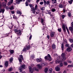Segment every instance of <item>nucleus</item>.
Wrapping results in <instances>:
<instances>
[{
  "label": "nucleus",
  "mask_w": 73,
  "mask_h": 73,
  "mask_svg": "<svg viewBox=\"0 0 73 73\" xmlns=\"http://www.w3.org/2000/svg\"><path fill=\"white\" fill-rule=\"evenodd\" d=\"M65 27H66V29L67 30L68 33L69 34V30H68V27H66V25H63L62 28L63 29V31L64 33L66 32V29H65Z\"/></svg>",
  "instance_id": "1"
},
{
  "label": "nucleus",
  "mask_w": 73,
  "mask_h": 73,
  "mask_svg": "<svg viewBox=\"0 0 73 73\" xmlns=\"http://www.w3.org/2000/svg\"><path fill=\"white\" fill-rule=\"evenodd\" d=\"M44 59L46 60H47L48 61H50L52 60V58H51V56H50V55L48 54L47 55V56H45L44 57Z\"/></svg>",
  "instance_id": "2"
},
{
  "label": "nucleus",
  "mask_w": 73,
  "mask_h": 73,
  "mask_svg": "<svg viewBox=\"0 0 73 73\" xmlns=\"http://www.w3.org/2000/svg\"><path fill=\"white\" fill-rule=\"evenodd\" d=\"M30 49V46H28L26 47H24L23 50V52H26L27 50H29Z\"/></svg>",
  "instance_id": "3"
},
{
  "label": "nucleus",
  "mask_w": 73,
  "mask_h": 73,
  "mask_svg": "<svg viewBox=\"0 0 73 73\" xmlns=\"http://www.w3.org/2000/svg\"><path fill=\"white\" fill-rule=\"evenodd\" d=\"M19 56L20 57L18 58V60H19V62H22V60H24V58H23V55H19Z\"/></svg>",
  "instance_id": "4"
},
{
  "label": "nucleus",
  "mask_w": 73,
  "mask_h": 73,
  "mask_svg": "<svg viewBox=\"0 0 73 73\" xmlns=\"http://www.w3.org/2000/svg\"><path fill=\"white\" fill-rule=\"evenodd\" d=\"M55 70L58 72H59L60 70V66L58 65L55 68Z\"/></svg>",
  "instance_id": "5"
},
{
  "label": "nucleus",
  "mask_w": 73,
  "mask_h": 73,
  "mask_svg": "<svg viewBox=\"0 0 73 73\" xmlns=\"http://www.w3.org/2000/svg\"><path fill=\"white\" fill-rule=\"evenodd\" d=\"M41 65L42 66H44L47 65V63H45V62H42L41 63Z\"/></svg>",
  "instance_id": "6"
},
{
  "label": "nucleus",
  "mask_w": 73,
  "mask_h": 73,
  "mask_svg": "<svg viewBox=\"0 0 73 73\" xmlns=\"http://www.w3.org/2000/svg\"><path fill=\"white\" fill-rule=\"evenodd\" d=\"M5 12V9H0V13H2L3 14Z\"/></svg>",
  "instance_id": "7"
},
{
  "label": "nucleus",
  "mask_w": 73,
  "mask_h": 73,
  "mask_svg": "<svg viewBox=\"0 0 73 73\" xmlns=\"http://www.w3.org/2000/svg\"><path fill=\"white\" fill-rule=\"evenodd\" d=\"M54 34H55V32H51L50 34V36L51 37H53L54 36Z\"/></svg>",
  "instance_id": "8"
},
{
  "label": "nucleus",
  "mask_w": 73,
  "mask_h": 73,
  "mask_svg": "<svg viewBox=\"0 0 73 73\" xmlns=\"http://www.w3.org/2000/svg\"><path fill=\"white\" fill-rule=\"evenodd\" d=\"M13 3V0H10V1H9L7 4L9 6V5H11V4H12Z\"/></svg>",
  "instance_id": "9"
},
{
  "label": "nucleus",
  "mask_w": 73,
  "mask_h": 73,
  "mask_svg": "<svg viewBox=\"0 0 73 73\" xmlns=\"http://www.w3.org/2000/svg\"><path fill=\"white\" fill-rule=\"evenodd\" d=\"M41 23L42 24V25H45L44 21V19H42V18L41 19Z\"/></svg>",
  "instance_id": "10"
},
{
  "label": "nucleus",
  "mask_w": 73,
  "mask_h": 73,
  "mask_svg": "<svg viewBox=\"0 0 73 73\" xmlns=\"http://www.w3.org/2000/svg\"><path fill=\"white\" fill-rule=\"evenodd\" d=\"M69 30L70 31L71 33H73V27L72 26L69 27Z\"/></svg>",
  "instance_id": "11"
},
{
  "label": "nucleus",
  "mask_w": 73,
  "mask_h": 73,
  "mask_svg": "<svg viewBox=\"0 0 73 73\" xmlns=\"http://www.w3.org/2000/svg\"><path fill=\"white\" fill-rule=\"evenodd\" d=\"M36 61H37V62H42V59H41V58H38L36 59Z\"/></svg>",
  "instance_id": "12"
},
{
  "label": "nucleus",
  "mask_w": 73,
  "mask_h": 73,
  "mask_svg": "<svg viewBox=\"0 0 73 73\" xmlns=\"http://www.w3.org/2000/svg\"><path fill=\"white\" fill-rule=\"evenodd\" d=\"M1 6L3 7L4 8H5L6 7V3L5 2H3L2 3Z\"/></svg>",
  "instance_id": "13"
},
{
  "label": "nucleus",
  "mask_w": 73,
  "mask_h": 73,
  "mask_svg": "<svg viewBox=\"0 0 73 73\" xmlns=\"http://www.w3.org/2000/svg\"><path fill=\"white\" fill-rule=\"evenodd\" d=\"M17 35H19V36H20L21 35V31L20 30H18V32L16 33Z\"/></svg>",
  "instance_id": "14"
},
{
  "label": "nucleus",
  "mask_w": 73,
  "mask_h": 73,
  "mask_svg": "<svg viewBox=\"0 0 73 73\" xmlns=\"http://www.w3.org/2000/svg\"><path fill=\"white\" fill-rule=\"evenodd\" d=\"M29 69L30 72H33V70H32V68L31 66H29Z\"/></svg>",
  "instance_id": "15"
},
{
  "label": "nucleus",
  "mask_w": 73,
  "mask_h": 73,
  "mask_svg": "<svg viewBox=\"0 0 73 73\" xmlns=\"http://www.w3.org/2000/svg\"><path fill=\"white\" fill-rule=\"evenodd\" d=\"M5 66H6V67H7V66H8V61H6L5 64Z\"/></svg>",
  "instance_id": "16"
},
{
  "label": "nucleus",
  "mask_w": 73,
  "mask_h": 73,
  "mask_svg": "<svg viewBox=\"0 0 73 73\" xmlns=\"http://www.w3.org/2000/svg\"><path fill=\"white\" fill-rule=\"evenodd\" d=\"M17 4H19L21 1H23L22 0H16Z\"/></svg>",
  "instance_id": "17"
},
{
  "label": "nucleus",
  "mask_w": 73,
  "mask_h": 73,
  "mask_svg": "<svg viewBox=\"0 0 73 73\" xmlns=\"http://www.w3.org/2000/svg\"><path fill=\"white\" fill-rule=\"evenodd\" d=\"M25 64H23L21 66L20 68L22 69H25Z\"/></svg>",
  "instance_id": "18"
},
{
  "label": "nucleus",
  "mask_w": 73,
  "mask_h": 73,
  "mask_svg": "<svg viewBox=\"0 0 73 73\" xmlns=\"http://www.w3.org/2000/svg\"><path fill=\"white\" fill-rule=\"evenodd\" d=\"M72 50V48L70 47H69L68 48H67V52H70V51H71Z\"/></svg>",
  "instance_id": "19"
},
{
  "label": "nucleus",
  "mask_w": 73,
  "mask_h": 73,
  "mask_svg": "<svg viewBox=\"0 0 73 73\" xmlns=\"http://www.w3.org/2000/svg\"><path fill=\"white\" fill-rule=\"evenodd\" d=\"M61 56L63 58H65V53H62L61 55Z\"/></svg>",
  "instance_id": "20"
},
{
  "label": "nucleus",
  "mask_w": 73,
  "mask_h": 73,
  "mask_svg": "<svg viewBox=\"0 0 73 73\" xmlns=\"http://www.w3.org/2000/svg\"><path fill=\"white\" fill-rule=\"evenodd\" d=\"M48 71V68H46L44 69V72L45 73H47V72Z\"/></svg>",
  "instance_id": "21"
},
{
  "label": "nucleus",
  "mask_w": 73,
  "mask_h": 73,
  "mask_svg": "<svg viewBox=\"0 0 73 73\" xmlns=\"http://www.w3.org/2000/svg\"><path fill=\"white\" fill-rule=\"evenodd\" d=\"M58 7L62 8L64 7V6L62 4H59L58 5Z\"/></svg>",
  "instance_id": "22"
},
{
  "label": "nucleus",
  "mask_w": 73,
  "mask_h": 73,
  "mask_svg": "<svg viewBox=\"0 0 73 73\" xmlns=\"http://www.w3.org/2000/svg\"><path fill=\"white\" fill-rule=\"evenodd\" d=\"M52 48L53 49L56 48V45L54 44H53L52 45Z\"/></svg>",
  "instance_id": "23"
},
{
  "label": "nucleus",
  "mask_w": 73,
  "mask_h": 73,
  "mask_svg": "<svg viewBox=\"0 0 73 73\" xmlns=\"http://www.w3.org/2000/svg\"><path fill=\"white\" fill-rule=\"evenodd\" d=\"M61 49L62 50H63L64 49V44H62Z\"/></svg>",
  "instance_id": "24"
},
{
  "label": "nucleus",
  "mask_w": 73,
  "mask_h": 73,
  "mask_svg": "<svg viewBox=\"0 0 73 73\" xmlns=\"http://www.w3.org/2000/svg\"><path fill=\"white\" fill-rule=\"evenodd\" d=\"M36 12V15H37V14L38 15H40V11L39 10H37V12Z\"/></svg>",
  "instance_id": "25"
},
{
  "label": "nucleus",
  "mask_w": 73,
  "mask_h": 73,
  "mask_svg": "<svg viewBox=\"0 0 73 73\" xmlns=\"http://www.w3.org/2000/svg\"><path fill=\"white\" fill-rule=\"evenodd\" d=\"M36 66L37 68H38L39 69H41L42 68V67L40 64H37Z\"/></svg>",
  "instance_id": "26"
},
{
  "label": "nucleus",
  "mask_w": 73,
  "mask_h": 73,
  "mask_svg": "<svg viewBox=\"0 0 73 73\" xmlns=\"http://www.w3.org/2000/svg\"><path fill=\"white\" fill-rule=\"evenodd\" d=\"M17 14H20V15H21L22 13H21V12L20 11L17 10Z\"/></svg>",
  "instance_id": "27"
},
{
  "label": "nucleus",
  "mask_w": 73,
  "mask_h": 73,
  "mask_svg": "<svg viewBox=\"0 0 73 73\" xmlns=\"http://www.w3.org/2000/svg\"><path fill=\"white\" fill-rule=\"evenodd\" d=\"M52 70H53V69H52V68H50L49 71V73H52Z\"/></svg>",
  "instance_id": "28"
},
{
  "label": "nucleus",
  "mask_w": 73,
  "mask_h": 73,
  "mask_svg": "<svg viewBox=\"0 0 73 73\" xmlns=\"http://www.w3.org/2000/svg\"><path fill=\"white\" fill-rule=\"evenodd\" d=\"M29 5L30 6V7L31 9H33V5L31 4H29Z\"/></svg>",
  "instance_id": "29"
},
{
  "label": "nucleus",
  "mask_w": 73,
  "mask_h": 73,
  "mask_svg": "<svg viewBox=\"0 0 73 73\" xmlns=\"http://www.w3.org/2000/svg\"><path fill=\"white\" fill-rule=\"evenodd\" d=\"M10 53L11 54H13L14 53V50H11L10 51Z\"/></svg>",
  "instance_id": "30"
},
{
  "label": "nucleus",
  "mask_w": 73,
  "mask_h": 73,
  "mask_svg": "<svg viewBox=\"0 0 73 73\" xmlns=\"http://www.w3.org/2000/svg\"><path fill=\"white\" fill-rule=\"evenodd\" d=\"M13 70V68H10L8 69L9 71L11 72V71H12Z\"/></svg>",
  "instance_id": "31"
},
{
  "label": "nucleus",
  "mask_w": 73,
  "mask_h": 73,
  "mask_svg": "<svg viewBox=\"0 0 73 73\" xmlns=\"http://www.w3.org/2000/svg\"><path fill=\"white\" fill-rule=\"evenodd\" d=\"M73 1V0H70V1H68V2L70 4H72V2Z\"/></svg>",
  "instance_id": "32"
},
{
  "label": "nucleus",
  "mask_w": 73,
  "mask_h": 73,
  "mask_svg": "<svg viewBox=\"0 0 73 73\" xmlns=\"http://www.w3.org/2000/svg\"><path fill=\"white\" fill-rule=\"evenodd\" d=\"M13 58H11L9 60V61L10 62H12V61H13Z\"/></svg>",
  "instance_id": "33"
},
{
  "label": "nucleus",
  "mask_w": 73,
  "mask_h": 73,
  "mask_svg": "<svg viewBox=\"0 0 73 73\" xmlns=\"http://www.w3.org/2000/svg\"><path fill=\"white\" fill-rule=\"evenodd\" d=\"M19 31V30H18L17 29H15L14 30V32L15 33H17V32Z\"/></svg>",
  "instance_id": "34"
},
{
  "label": "nucleus",
  "mask_w": 73,
  "mask_h": 73,
  "mask_svg": "<svg viewBox=\"0 0 73 73\" xmlns=\"http://www.w3.org/2000/svg\"><path fill=\"white\" fill-rule=\"evenodd\" d=\"M64 65H65V66H66L68 65V63H67L66 62H64Z\"/></svg>",
  "instance_id": "35"
},
{
  "label": "nucleus",
  "mask_w": 73,
  "mask_h": 73,
  "mask_svg": "<svg viewBox=\"0 0 73 73\" xmlns=\"http://www.w3.org/2000/svg\"><path fill=\"white\" fill-rule=\"evenodd\" d=\"M25 4L26 6H28V5H29V4H28V1H26Z\"/></svg>",
  "instance_id": "36"
},
{
  "label": "nucleus",
  "mask_w": 73,
  "mask_h": 73,
  "mask_svg": "<svg viewBox=\"0 0 73 73\" xmlns=\"http://www.w3.org/2000/svg\"><path fill=\"white\" fill-rule=\"evenodd\" d=\"M69 40L70 42H73V39H70Z\"/></svg>",
  "instance_id": "37"
},
{
  "label": "nucleus",
  "mask_w": 73,
  "mask_h": 73,
  "mask_svg": "<svg viewBox=\"0 0 73 73\" xmlns=\"http://www.w3.org/2000/svg\"><path fill=\"white\" fill-rule=\"evenodd\" d=\"M13 9H14L13 6H11L10 7V10H13Z\"/></svg>",
  "instance_id": "38"
},
{
  "label": "nucleus",
  "mask_w": 73,
  "mask_h": 73,
  "mask_svg": "<svg viewBox=\"0 0 73 73\" xmlns=\"http://www.w3.org/2000/svg\"><path fill=\"white\" fill-rule=\"evenodd\" d=\"M68 68H70V67H73V66L72 65H69L68 66Z\"/></svg>",
  "instance_id": "39"
},
{
  "label": "nucleus",
  "mask_w": 73,
  "mask_h": 73,
  "mask_svg": "<svg viewBox=\"0 0 73 73\" xmlns=\"http://www.w3.org/2000/svg\"><path fill=\"white\" fill-rule=\"evenodd\" d=\"M58 30L59 32H61V28H58Z\"/></svg>",
  "instance_id": "40"
},
{
  "label": "nucleus",
  "mask_w": 73,
  "mask_h": 73,
  "mask_svg": "<svg viewBox=\"0 0 73 73\" xmlns=\"http://www.w3.org/2000/svg\"><path fill=\"white\" fill-rule=\"evenodd\" d=\"M55 11L56 9H52L51 10V12H54Z\"/></svg>",
  "instance_id": "41"
},
{
  "label": "nucleus",
  "mask_w": 73,
  "mask_h": 73,
  "mask_svg": "<svg viewBox=\"0 0 73 73\" xmlns=\"http://www.w3.org/2000/svg\"><path fill=\"white\" fill-rule=\"evenodd\" d=\"M45 8L44 7H43L41 9V11H43V10H44Z\"/></svg>",
  "instance_id": "42"
},
{
  "label": "nucleus",
  "mask_w": 73,
  "mask_h": 73,
  "mask_svg": "<svg viewBox=\"0 0 73 73\" xmlns=\"http://www.w3.org/2000/svg\"><path fill=\"white\" fill-rule=\"evenodd\" d=\"M35 69H36L35 67H33L32 69V70H33H33H34V71H35Z\"/></svg>",
  "instance_id": "43"
},
{
  "label": "nucleus",
  "mask_w": 73,
  "mask_h": 73,
  "mask_svg": "<svg viewBox=\"0 0 73 73\" xmlns=\"http://www.w3.org/2000/svg\"><path fill=\"white\" fill-rule=\"evenodd\" d=\"M32 9V11H36L35 10L36 9L35 8H34V7H33V9Z\"/></svg>",
  "instance_id": "44"
},
{
  "label": "nucleus",
  "mask_w": 73,
  "mask_h": 73,
  "mask_svg": "<svg viewBox=\"0 0 73 73\" xmlns=\"http://www.w3.org/2000/svg\"><path fill=\"white\" fill-rule=\"evenodd\" d=\"M19 70L20 71V72H22V70H21V69H22V68H19Z\"/></svg>",
  "instance_id": "45"
},
{
  "label": "nucleus",
  "mask_w": 73,
  "mask_h": 73,
  "mask_svg": "<svg viewBox=\"0 0 73 73\" xmlns=\"http://www.w3.org/2000/svg\"><path fill=\"white\" fill-rule=\"evenodd\" d=\"M50 4V2L49 1H47L46 4H47V5H48V4Z\"/></svg>",
  "instance_id": "46"
},
{
  "label": "nucleus",
  "mask_w": 73,
  "mask_h": 73,
  "mask_svg": "<svg viewBox=\"0 0 73 73\" xmlns=\"http://www.w3.org/2000/svg\"><path fill=\"white\" fill-rule=\"evenodd\" d=\"M66 47H69V44H67L65 45Z\"/></svg>",
  "instance_id": "47"
},
{
  "label": "nucleus",
  "mask_w": 73,
  "mask_h": 73,
  "mask_svg": "<svg viewBox=\"0 0 73 73\" xmlns=\"http://www.w3.org/2000/svg\"><path fill=\"white\" fill-rule=\"evenodd\" d=\"M64 43H65L66 44H67V40L66 39L64 40Z\"/></svg>",
  "instance_id": "48"
},
{
  "label": "nucleus",
  "mask_w": 73,
  "mask_h": 73,
  "mask_svg": "<svg viewBox=\"0 0 73 73\" xmlns=\"http://www.w3.org/2000/svg\"><path fill=\"white\" fill-rule=\"evenodd\" d=\"M38 68H35V71H37V72H38Z\"/></svg>",
  "instance_id": "49"
},
{
  "label": "nucleus",
  "mask_w": 73,
  "mask_h": 73,
  "mask_svg": "<svg viewBox=\"0 0 73 73\" xmlns=\"http://www.w3.org/2000/svg\"><path fill=\"white\" fill-rule=\"evenodd\" d=\"M53 2H54V3H57V0H54L53 1Z\"/></svg>",
  "instance_id": "50"
},
{
  "label": "nucleus",
  "mask_w": 73,
  "mask_h": 73,
  "mask_svg": "<svg viewBox=\"0 0 73 73\" xmlns=\"http://www.w3.org/2000/svg\"><path fill=\"white\" fill-rule=\"evenodd\" d=\"M51 12H50L49 11H48L47 14H49V15H51Z\"/></svg>",
  "instance_id": "51"
},
{
  "label": "nucleus",
  "mask_w": 73,
  "mask_h": 73,
  "mask_svg": "<svg viewBox=\"0 0 73 73\" xmlns=\"http://www.w3.org/2000/svg\"><path fill=\"white\" fill-rule=\"evenodd\" d=\"M72 61L71 60H69L68 61V63H70V64H71L72 63Z\"/></svg>",
  "instance_id": "52"
},
{
  "label": "nucleus",
  "mask_w": 73,
  "mask_h": 73,
  "mask_svg": "<svg viewBox=\"0 0 73 73\" xmlns=\"http://www.w3.org/2000/svg\"><path fill=\"white\" fill-rule=\"evenodd\" d=\"M68 15L69 17H70L71 16V13H68Z\"/></svg>",
  "instance_id": "53"
},
{
  "label": "nucleus",
  "mask_w": 73,
  "mask_h": 73,
  "mask_svg": "<svg viewBox=\"0 0 73 73\" xmlns=\"http://www.w3.org/2000/svg\"><path fill=\"white\" fill-rule=\"evenodd\" d=\"M60 67L62 66H63V64H62V63H60Z\"/></svg>",
  "instance_id": "54"
},
{
  "label": "nucleus",
  "mask_w": 73,
  "mask_h": 73,
  "mask_svg": "<svg viewBox=\"0 0 73 73\" xmlns=\"http://www.w3.org/2000/svg\"><path fill=\"white\" fill-rule=\"evenodd\" d=\"M62 19H64V17H65V15H62L61 16Z\"/></svg>",
  "instance_id": "55"
},
{
  "label": "nucleus",
  "mask_w": 73,
  "mask_h": 73,
  "mask_svg": "<svg viewBox=\"0 0 73 73\" xmlns=\"http://www.w3.org/2000/svg\"><path fill=\"white\" fill-rule=\"evenodd\" d=\"M44 4H46V1L44 0Z\"/></svg>",
  "instance_id": "56"
},
{
  "label": "nucleus",
  "mask_w": 73,
  "mask_h": 73,
  "mask_svg": "<svg viewBox=\"0 0 73 73\" xmlns=\"http://www.w3.org/2000/svg\"><path fill=\"white\" fill-rule=\"evenodd\" d=\"M40 4L41 5H42V4H43V2H40Z\"/></svg>",
  "instance_id": "57"
},
{
  "label": "nucleus",
  "mask_w": 73,
  "mask_h": 73,
  "mask_svg": "<svg viewBox=\"0 0 73 73\" xmlns=\"http://www.w3.org/2000/svg\"><path fill=\"white\" fill-rule=\"evenodd\" d=\"M32 35H31L29 37V40H31V38H32Z\"/></svg>",
  "instance_id": "58"
},
{
  "label": "nucleus",
  "mask_w": 73,
  "mask_h": 73,
  "mask_svg": "<svg viewBox=\"0 0 73 73\" xmlns=\"http://www.w3.org/2000/svg\"><path fill=\"white\" fill-rule=\"evenodd\" d=\"M11 12V13H12V14H14V13H15L14 11H12Z\"/></svg>",
  "instance_id": "59"
},
{
  "label": "nucleus",
  "mask_w": 73,
  "mask_h": 73,
  "mask_svg": "<svg viewBox=\"0 0 73 73\" xmlns=\"http://www.w3.org/2000/svg\"><path fill=\"white\" fill-rule=\"evenodd\" d=\"M9 9V7H6V9Z\"/></svg>",
  "instance_id": "60"
},
{
  "label": "nucleus",
  "mask_w": 73,
  "mask_h": 73,
  "mask_svg": "<svg viewBox=\"0 0 73 73\" xmlns=\"http://www.w3.org/2000/svg\"><path fill=\"white\" fill-rule=\"evenodd\" d=\"M40 0H37L36 1V3H38V2L40 1Z\"/></svg>",
  "instance_id": "61"
},
{
  "label": "nucleus",
  "mask_w": 73,
  "mask_h": 73,
  "mask_svg": "<svg viewBox=\"0 0 73 73\" xmlns=\"http://www.w3.org/2000/svg\"><path fill=\"white\" fill-rule=\"evenodd\" d=\"M35 12H36V11H33L32 13H33V14H35Z\"/></svg>",
  "instance_id": "62"
},
{
  "label": "nucleus",
  "mask_w": 73,
  "mask_h": 73,
  "mask_svg": "<svg viewBox=\"0 0 73 73\" xmlns=\"http://www.w3.org/2000/svg\"><path fill=\"white\" fill-rule=\"evenodd\" d=\"M56 64H57L58 63H59V62H58V61L56 60Z\"/></svg>",
  "instance_id": "63"
},
{
  "label": "nucleus",
  "mask_w": 73,
  "mask_h": 73,
  "mask_svg": "<svg viewBox=\"0 0 73 73\" xmlns=\"http://www.w3.org/2000/svg\"><path fill=\"white\" fill-rule=\"evenodd\" d=\"M71 25H72V27H73V22H72V23Z\"/></svg>",
  "instance_id": "64"
}]
</instances>
